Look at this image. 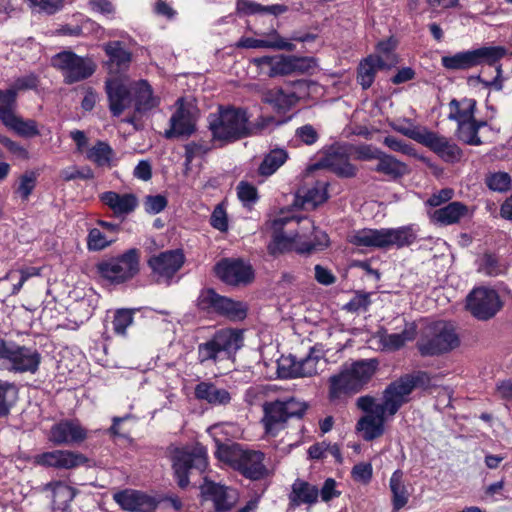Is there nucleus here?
<instances>
[{
  "mask_svg": "<svg viewBox=\"0 0 512 512\" xmlns=\"http://www.w3.org/2000/svg\"><path fill=\"white\" fill-rule=\"evenodd\" d=\"M378 364L376 359H364L344 366L329 379L330 399L336 400L360 392L372 379Z\"/></svg>",
  "mask_w": 512,
  "mask_h": 512,
  "instance_id": "obj_1",
  "label": "nucleus"
},
{
  "mask_svg": "<svg viewBox=\"0 0 512 512\" xmlns=\"http://www.w3.org/2000/svg\"><path fill=\"white\" fill-rule=\"evenodd\" d=\"M209 128L215 140L225 143L253 134L247 111L230 106L220 107L217 113L210 114Z\"/></svg>",
  "mask_w": 512,
  "mask_h": 512,
  "instance_id": "obj_2",
  "label": "nucleus"
},
{
  "mask_svg": "<svg viewBox=\"0 0 512 512\" xmlns=\"http://www.w3.org/2000/svg\"><path fill=\"white\" fill-rule=\"evenodd\" d=\"M415 240L416 234L410 226L381 229L364 228L354 231L349 236V242L353 245L374 249H389L393 246L401 248L411 245Z\"/></svg>",
  "mask_w": 512,
  "mask_h": 512,
  "instance_id": "obj_3",
  "label": "nucleus"
},
{
  "mask_svg": "<svg viewBox=\"0 0 512 512\" xmlns=\"http://www.w3.org/2000/svg\"><path fill=\"white\" fill-rule=\"evenodd\" d=\"M460 345L455 326L446 321H436L427 325L417 342L422 356H438L448 353Z\"/></svg>",
  "mask_w": 512,
  "mask_h": 512,
  "instance_id": "obj_4",
  "label": "nucleus"
},
{
  "mask_svg": "<svg viewBox=\"0 0 512 512\" xmlns=\"http://www.w3.org/2000/svg\"><path fill=\"white\" fill-rule=\"evenodd\" d=\"M41 361L42 357L37 349L0 338V371L34 374Z\"/></svg>",
  "mask_w": 512,
  "mask_h": 512,
  "instance_id": "obj_5",
  "label": "nucleus"
},
{
  "mask_svg": "<svg viewBox=\"0 0 512 512\" xmlns=\"http://www.w3.org/2000/svg\"><path fill=\"white\" fill-rule=\"evenodd\" d=\"M168 451L174 475L181 488L188 486L189 471L191 469H197L202 472L207 467V450L202 445L173 446Z\"/></svg>",
  "mask_w": 512,
  "mask_h": 512,
  "instance_id": "obj_6",
  "label": "nucleus"
},
{
  "mask_svg": "<svg viewBox=\"0 0 512 512\" xmlns=\"http://www.w3.org/2000/svg\"><path fill=\"white\" fill-rule=\"evenodd\" d=\"M140 250L131 248L123 254L102 261L97 265L99 275L111 284H122L140 271Z\"/></svg>",
  "mask_w": 512,
  "mask_h": 512,
  "instance_id": "obj_7",
  "label": "nucleus"
},
{
  "mask_svg": "<svg viewBox=\"0 0 512 512\" xmlns=\"http://www.w3.org/2000/svg\"><path fill=\"white\" fill-rule=\"evenodd\" d=\"M242 345V333L239 330L223 329L218 331L210 340L198 347L200 363L229 359Z\"/></svg>",
  "mask_w": 512,
  "mask_h": 512,
  "instance_id": "obj_8",
  "label": "nucleus"
},
{
  "mask_svg": "<svg viewBox=\"0 0 512 512\" xmlns=\"http://www.w3.org/2000/svg\"><path fill=\"white\" fill-rule=\"evenodd\" d=\"M251 63L257 67L259 75L269 78L305 73L315 64L313 58L285 55L254 58Z\"/></svg>",
  "mask_w": 512,
  "mask_h": 512,
  "instance_id": "obj_9",
  "label": "nucleus"
},
{
  "mask_svg": "<svg viewBox=\"0 0 512 512\" xmlns=\"http://www.w3.org/2000/svg\"><path fill=\"white\" fill-rule=\"evenodd\" d=\"M429 377L425 372L407 374L392 382L383 393V400L379 402L389 416H394L399 408L408 401V396L417 386L428 384Z\"/></svg>",
  "mask_w": 512,
  "mask_h": 512,
  "instance_id": "obj_10",
  "label": "nucleus"
},
{
  "mask_svg": "<svg viewBox=\"0 0 512 512\" xmlns=\"http://www.w3.org/2000/svg\"><path fill=\"white\" fill-rule=\"evenodd\" d=\"M356 405L366 413L357 423V430L362 437L367 441L380 437L384 432L385 419L389 416L388 410L374 397L368 395L359 397Z\"/></svg>",
  "mask_w": 512,
  "mask_h": 512,
  "instance_id": "obj_11",
  "label": "nucleus"
},
{
  "mask_svg": "<svg viewBox=\"0 0 512 512\" xmlns=\"http://www.w3.org/2000/svg\"><path fill=\"white\" fill-rule=\"evenodd\" d=\"M308 88L309 83L306 80L289 81L281 86L264 90L261 99L277 111L286 112L306 97Z\"/></svg>",
  "mask_w": 512,
  "mask_h": 512,
  "instance_id": "obj_12",
  "label": "nucleus"
},
{
  "mask_svg": "<svg viewBox=\"0 0 512 512\" xmlns=\"http://www.w3.org/2000/svg\"><path fill=\"white\" fill-rule=\"evenodd\" d=\"M197 305L200 310L208 314L221 315L234 321L243 320L247 315V307L244 303L221 296L213 289L201 291Z\"/></svg>",
  "mask_w": 512,
  "mask_h": 512,
  "instance_id": "obj_13",
  "label": "nucleus"
},
{
  "mask_svg": "<svg viewBox=\"0 0 512 512\" xmlns=\"http://www.w3.org/2000/svg\"><path fill=\"white\" fill-rule=\"evenodd\" d=\"M52 65L63 74L67 84H73L90 77L96 69L95 63L70 51H63L52 58Z\"/></svg>",
  "mask_w": 512,
  "mask_h": 512,
  "instance_id": "obj_14",
  "label": "nucleus"
},
{
  "mask_svg": "<svg viewBox=\"0 0 512 512\" xmlns=\"http://www.w3.org/2000/svg\"><path fill=\"white\" fill-rule=\"evenodd\" d=\"M502 303L494 289L478 287L467 296L466 307L478 320L492 318L501 308Z\"/></svg>",
  "mask_w": 512,
  "mask_h": 512,
  "instance_id": "obj_15",
  "label": "nucleus"
},
{
  "mask_svg": "<svg viewBox=\"0 0 512 512\" xmlns=\"http://www.w3.org/2000/svg\"><path fill=\"white\" fill-rule=\"evenodd\" d=\"M131 86L126 76L111 75L105 82V91L109 101V109L113 116H119L132 103Z\"/></svg>",
  "mask_w": 512,
  "mask_h": 512,
  "instance_id": "obj_16",
  "label": "nucleus"
},
{
  "mask_svg": "<svg viewBox=\"0 0 512 512\" xmlns=\"http://www.w3.org/2000/svg\"><path fill=\"white\" fill-rule=\"evenodd\" d=\"M185 261L181 250H167L153 255L148 260L157 282L169 284L173 276L180 270Z\"/></svg>",
  "mask_w": 512,
  "mask_h": 512,
  "instance_id": "obj_17",
  "label": "nucleus"
},
{
  "mask_svg": "<svg viewBox=\"0 0 512 512\" xmlns=\"http://www.w3.org/2000/svg\"><path fill=\"white\" fill-rule=\"evenodd\" d=\"M282 228H274V236L272 242L269 244V251L271 254L284 253L288 251H296L298 253H310L320 247L326 246L328 242L327 235H322L323 241H300L293 233L286 234L280 231Z\"/></svg>",
  "mask_w": 512,
  "mask_h": 512,
  "instance_id": "obj_18",
  "label": "nucleus"
},
{
  "mask_svg": "<svg viewBox=\"0 0 512 512\" xmlns=\"http://www.w3.org/2000/svg\"><path fill=\"white\" fill-rule=\"evenodd\" d=\"M320 362L321 359L313 354L302 359L289 355L279 360L278 368L285 378L312 377L318 373Z\"/></svg>",
  "mask_w": 512,
  "mask_h": 512,
  "instance_id": "obj_19",
  "label": "nucleus"
},
{
  "mask_svg": "<svg viewBox=\"0 0 512 512\" xmlns=\"http://www.w3.org/2000/svg\"><path fill=\"white\" fill-rule=\"evenodd\" d=\"M237 470L248 479L261 480L271 476L274 467L268 463L263 452L244 449Z\"/></svg>",
  "mask_w": 512,
  "mask_h": 512,
  "instance_id": "obj_20",
  "label": "nucleus"
},
{
  "mask_svg": "<svg viewBox=\"0 0 512 512\" xmlns=\"http://www.w3.org/2000/svg\"><path fill=\"white\" fill-rule=\"evenodd\" d=\"M88 437V431L78 420L65 419L51 427L49 441L55 445H78Z\"/></svg>",
  "mask_w": 512,
  "mask_h": 512,
  "instance_id": "obj_21",
  "label": "nucleus"
},
{
  "mask_svg": "<svg viewBox=\"0 0 512 512\" xmlns=\"http://www.w3.org/2000/svg\"><path fill=\"white\" fill-rule=\"evenodd\" d=\"M217 276L229 285L247 284L253 279L250 265L240 259H223L215 266Z\"/></svg>",
  "mask_w": 512,
  "mask_h": 512,
  "instance_id": "obj_22",
  "label": "nucleus"
},
{
  "mask_svg": "<svg viewBox=\"0 0 512 512\" xmlns=\"http://www.w3.org/2000/svg\"><path fill=\"white\" fill-rule=\"evenodd\" d=\"M87 457L71 450H53L35 456V463L56 469H74L86 464Z\"/></svg>",
  "mask_w": 512,
  "mask_h": 512,
  "instance_id": "obj_23",
  "label": "nucleus"
},
{
  "mask_svg": "<svg viewBox=\"0 0 512 512\" xmlns=\"http://www.w3.org/2000/svg\"><path fill=\"white\" fill-rule=\"evenodd\" d=\"M113 499L129 512H152L157 507V501L152 496L134 489L119 491L113 495Z\"/></svg>",
  "mask_w": 512,
  "mask_h": 512,
  "instance_id": "obj_24",
  "label": "nucleus"
},
{
  "mask_svg": "<svg viewBox=\"0 0 512 512\" xmlns=\"http://www.w3.org/2000/svg\"><path fill=\"white\" fill-rule=\"evenodd\" d=\"M421 144L428 147L447 163L458 162L462 157V150L455 143L430 130L425 133Z\"/></svg>",
  "mask_w": 512,
  "mask_h": 512,
  "instance_id": "obj_25",
  "label": "nucleus"
},
{
  "mask_svg": "<svg viewBox=\"0 0 512 512\" xmlns=\"http://www.w3.org/2000/svg\"><path fill=\"white\" fill-rule=\"evenodd\" d=\"M201 491L203 495L209 497L214 502L215 509L218 512L232 509L238 500L236 490L208 481L207 479L202 484Z\"/></svg>",
  "mask_w": 512,
  "mask_h": 512,
  "instance_id": "obj_26",
  "label": "nucleus"
},
{
  "mask_svg": "<svg viewBox=\"0 0 512 512\" xmlns=\"http://www.w3.org/2000/svg\"><path fill=\"white\" fill-rule=\"evenodd\" d=\"M195 121L191 108L183 99L177 100V110L170 119V129L165 132L166 138L190 135L194 131Z\"/></svg>",
  "mask_w": 512,
  "mask_h": 512,
  "instance_id": "obj_27",
  "label": "nucleus"
},
{
  "mask_svg": "<svg viewBox=\"0 0 512 512\" xmlns=\"http://www.w3.org/2000/svg\"><path fill=\"white\" fill-rule=\"evenodd\" d=\"M322 166L343 178L354 177L357 172V168L350 163L344 147L331 148L323 158Z\"/></svg>",
  "mask_w": 512,
  "mask_h": 512,
  "instance_id": "obj_28",
  "label": "nucleus"
},
{
  "mask_svg": "<svg viewBox=\"0 0 512 512\" xmlns=\"http://www.w3.org/2000/svg\"><path fill=\"white\" fill-rule=\"evenodd\" d=\"M392 66H394V59L388 62L381 56L370 55L359 64L357 74L358 83L363 89H368L373 84L379 70L389 69Z\"/></svg>",
  "mask_w": 512,
  "mask_h": 512,
  "instance_id": "obj_29",
  "label": "nucleus"
},
{
  "mask_svg": "<svg viewBox=\"0 0 512 512\" xmlns=\"http://www.w3.org/2000/svg\"><path fill=\"white\" fill-rule=\"evenodd\" d=\"M292 222L299 224V229L293 234L300 241H323L322 235H326L325 233L316 230L313 221L307 217H278L272 221V226L273 228L278 229Z\"/></svg>",
  "mask_w": 512,
  "mask_h": 512,
  "instance_id": "obj_30",
  "label": "nucleus"
},
{
  "mask_svg": "<svg viewBox=\"0 0 512 512\" xmlns=\"http://www.w3.org/2000/svg\"><path fill=\"white\" fill-rule=\"evenodd\" d=\"M100 199L118 217L132 213L138 206V199L132 193L119 194L107 191L100 195Z\"/></svg>",
  "mask_w": 512,
  "mask_h": 512,
  "instance_id": "obj_31",
  "label": "nucleus"
},
{
  "mask_svg": "<svg viewBox=\"0 0 512 512\" xmlns=\"http://www.w3.org/2000/svg\"><path fill=\"white\" fill-rule=\"evenodd\" d=\"M264 418L263 423L266 432L275 436L279 430L284 428L286 421L289 419L284 404L281 400L266 402L263 404Z\"/></svg>",
  "mask_w": 512,
  "mask_h": 512,
  "instance_id": "obj_32",
  "label": "nucleus"
},
{
  "mask_svg": "<svg viewBox=\"0 0 512 512\" xmlns=\"http://www.w3.org/2000/svg\"><path fill=\"white\" fill-rule=\"evenodd\" d=\"M54 510L65 511L74 499L77 491L64 481H52L45 485Z\"/></svg>",
  "mask_w": 512,
  "mask_h": 512,
  "instance_id": "obj_33",
  "label": "nucleus"
},
{
  "mask_svg": "<svg viewBox=\"0 0 512 512\" xmlns=\"http://www.w3.org/2000/svg\"><path fill=\"white\" fill-rule=\"evenodd\" d=\"M469 208L459 201L450 202L446 206L436 209L430 214L431 221L441 226L459 223L468 216Z\"/></svg>",
  "mask_w": 512,
  "mask_h": 512,
  "instance_id": "obj_34",
  "label": "nucleus"
},
{
  "mask_svg": "<svg viewBox=\"0 0 512 512\" xmlns=\"http://www.w3.org/2000/svg\"><path fill=\"white\" fill-rule=\"evenodd\" d=\"M194 394L196 399L205 401L213 406H225L232 400L231 394L227 389L220 388L208 381L198 383L195 387Z\"/></svg>",
  "mask_w": 512,
  "mask_h": 512,
  "instance_id": "obj_35",
  "label": "nucleus"
},
{
  "mask_svg": "<svg viewBox=\"0 0 512 512\" xmlns=\"http://www.w3.org/2000/svg\"><path fill=\"white\" fill-rule=\"evenodd\" d=\"M416 336V327L414 324L405 326L402 332L389 334L386 331L378 332L376 338L378 339L380 348L384 351H396L403 347L406 342L412 341Z\"/></svg>",
  "mask_w": 512,
  "mask_h": 512,
  "instance_id": "obj_36",
  "label": "nucleus"
},
{
  "mask_svg": "<svg viewBox=\"0 0 512 512\" xmlns=\"http://www.w3.org/2000/svg\"><path fill=\"white\" fill-rule=\"evenodd\" d=\"M131 90L136 112L143 113L158 106L159 98L153 95L152 88L147 81L135 82L132 84Z\"/></svg>",
  "mask_w": 512,
  "mask_h": 512,
  "instance_id": "obj_37",
  "label": "nucleus"
},
{
  "mask_svg": "<svg viewBox=\"0 0 512 512\" xmlns=\"http://www.w3.org/2000/svg\"><path fill=\"white\" fill-rule=\"evenodd\" d=\"M319 489L317 486L304 481L296 479L291 487L289 500L291 505L300 506L302 504L313 505L318 501Z\"/></svg>",
  "mask_w": 512,
  "mask_h": 512,
  "instance_id": "obj_38",
  "label": "nucleus"
},
{
  "mask_svg": "<svg viewBox=\"0 0 512 512\" xmlns=\"http://www.w3.org/2000/svg\"><path fill=\"white\" fill-rule=\"evenodd\" d=\"M374 170L387 176L391 180H396L409 173L408 166L395 157L383 152L378 160Z\"/></svg>",
  "mask_w": 512,
  "mask_h": 512,
  "instance_id": "obj_39",
  "label": "nucleus"
},
{
  "mask_svg": "<svg viewBox=\"0 0 512 512\" xmlns=\"http://www.w3.org/2000/svg\"><path fill=\"white\" fill-rule=\"evenodd\" d=\"M389 488L392 493V506L395 511L402 509L409 500V492L404 481V473L396 470L390 477Z\"/></svg>",
  "mask_w": 512,
  "mask_h": 512,
  "instance_id": "obj_40",
  "label": "nucleus"
},
{
  "mask_svg": "<svg viewBox=\"0 0 512 512\" xmlns=\"http://www.w3.org/2000/svg\"><path fill=\"white\" fill-rule=\"evenodd\" d=\"M105 52L109 56L111 74L125 70L131 61V54L118 41L107 43Z\"/></svg>",
  "mask_w": 512,
  "mask_h": 512,
  "instance_id": "obj_41",
  "label": "nucleus"
},
{
  "mask_svg": "<svg viewBox=\"0 0 512 512\" xmlns=\"http://www.w3.org/2000/svg\"><path fill=\"white\" fill-rule=\"evenodd\" d=\"M4 126L23 138H34L41 134L36 120L26 119L18 114L13 116Z\"/></svg>",
  "mask_w": 512,
  "mask_h": 512,
  "instance_id": "obj_42",
  "label": "nucleus"
},
{
  "mask_svg": "<svg viewBox=\"0 0 512 512\" xmlns=\"http://www.w3.org/2000/svg\"><path fill=\"white\" fill-rule=\"evenodd\" d=\"M298 196L302 198V205L306 209H314L327 200V183L316 182L312 187L300 190Z\"/></svg>",
  "mask_w": 512,
  "mask_h": 512,
  "instance_id": "obj_43",
  "label": "nucleus"
},
{
  "mask_svg": "<svg viewBox=\"0 0 512 512\" xmlns=\"http://www.w3.org/2000/svg\"><path fill=\"white\" fill-rule=\"evenodd\" d=\"M237 10L239 13L244 15H252V14H271L273 16H278L288 11V7L283 4H273V5H261L249 0H238L237 2Z\"/></svg>",
  "mask_w": 512,
  "mask_h": 512,
  "instance_id": "obj_44",
  "label": "nucleus"
},
{
  "mask_svg": "<svg viewBox=\"0 0 512 512\" xmlns=\"http://www.w3.org/2000/svg\"><path fill=\"white\" fill-rule=\"evenodd\" d=\"M475 105L476 102L473 99H453L449 103L450 113L448 118L450 120H455L458 124L474 119Z\"/></svg>",
  "mask_w": 512,
  "mask_h": 512,
  "instance_id": "obj_45",
  "label": "nucleus"
},
{
  "mask_svg": "<svg viewBox=\"0 0 512 512\" xmlns=\"http://www.w3.org/2000/svg\"><path fill=\"white\" fill-rule=\"evenodd\" d=\"M441 63L448 70H468L476 66L473 50L443 56Z\"/></svg>",
  "mask_w": 512,
  "mask_h": 512,
  "instance_id": "obj_46",
  "label": "nucleus"
},
{
  "mask_svg": "<svg viewBox=\"0 0 512 512\" xmlns=\"http://www.w3.org/2000/svg\"><path fill=\"white\" fill-rule=\"evenodd\" d=\"M115 157L114 150L111 146L103 141H98L89 151L87 152V158L97 164L98 166L110 167Z\"/></svg>",
  "mask_w": 512,
  "mask_h": 512,
  "instance_id": "obj_47",
  "label": "nucleus"
},
{
  "mask_svg": "<svg viewBox=\"0 0 512 512\" xmlns=\"http://www.w3.org/2000/svg\"><path fill=\"white\" fill-rule=\"evenodd\" d=\"M288 154L284 149L271 150L259 166V173L270 176L275 173L287 160Z\"/></svg>",
  "mask_w": 512,
  "mask_h": 512,
  "instance_id": "obj_48",
  "label": "nucleus"
},
{
  "mask_svg": "<svg viewBox=\"0 0 512 512\" xmlns=\"http://www.w3.org/2000/svg\"><path fill=\"white\" fill-rule=\"evenodd\" d=\"M484 125L485 122H477L475 119L460 123L457 130L458 138L469 145H480L482 141L478 136V131Z\"/></svg>",
  "mask_w": 512,
  "mask_h": 512,
  "instance_id": "obj_49",
  "label": "nucleus"
},
{
  "mask_svg": "<svg viewBox=\"0 0 512 512\" xmlns=\"http://www.w3.org/2000/svg\"><path fill=\"white\" fill-rule=\"evenodd\" d=\"M476 66L493 65L506 55L502 46H484L473 50Z\"/></svg>",
  "mask_w": 512,
  "mask_h": 512,
  "instance_id": "obj_50",
  "label": "nucleus"
},
{
  "mask_svg": "<svg viewBox=\"0 0 512 512\" xmlns=\"http://www.w3.org/2000/svg\"><path fill=\"white\" fill-rule=\"evenodd\" d=\"M17 95L15 90L10 88L0 90V120L5 125L13 116H15L17 108Z\"/></svg>",
  "mask_w": 512,
  "mask_h": 512,
  "instance_id": "obj_51",
  "label": "nucleus"
},
{
  "mask_svg": "<svg viewBox=\"0 0 512 512\" xmlns=\"http://www.w3.org/2000/svg\"><path fill=\"white\" fill-rule=\"evenodd\" d=\"M243 450L239 444H219L215 455L220 461L237 469Z\"/></svg>",
  "mask_w": 512,
  "mask_h": 512,
  "instance_id": "obj_52",
  "label": "nucleus"
},
{
  "mask_svg": "<svg viewBox=\"0 0 512 512\" xmlns=\"http://www.w3.org/2000/svg\"><path fill=\"white\" fill-rule=\"evenodd\" d=\"M17 397V389L14 384L0 381V418L6 417Z\"/></svg>",
  "mask_w": 512,
  "mask_h": 512,
  "instance_id": "obj_53",
  "label": "nucleus"
},
{
  "mask_svg": "<svg viewBox=\"0 0 512 512\" xmlns=\"http://www.w3.org/2000/svg\"><path fill=\"white\" fill-rule=\"evenodd\" d=\"M38 174L35 171H26L20 177L15 188V193L23 200L27 201L36 187Z\"/></svg>",
  "mask_w": 512,
  "mask_h": 512,
  "instance_id": "obj_54",
  "label": "nucleus"
},
{
  "mask_svg": "<svg viewBox=\"0 0 512 512\" xmlns=\"http://www.w3.org/2000/svg\"><path fill=\"white\" fill-rule=\"evenodd\" d=\"M511 177L506 172H491L485 176V184L495 192H506L511 188Z\"/></svg>",
  "mask_w": 512,
  "mask_h": 512,
  "instance_id": "obj_55",
  "label": "nucleus"
},
{
  "mask_svg": "<svg viewBox=\"0 0 512 512\" xmlns=\"http://www.w3.org/2000/svg\"><path fill=\"white\" fill-rule=\"evenodd\" d=\"M265 49L293 51L295 45L290 39L283 38L276 30H271L262 35Z\"/></svg>",
  "mask_w": 512,
  "mask_h": 512,
  "instance_id": "obj_56",
  "label": "nucleus"
},
{
  "mask_svg": "<svg viewBox=\"0 0 512 512\" xmlns=\"http://www.w3.org/2000/svg\"><path fill=\"white\" fill-rule=\"evenodd\" d=\"M392 128L401 133L402 135L417 141L421 144L425 133L428 129L424 127L415 126L412 122L409 120H404L403 122L395 123L392 125Z\"/></svg>",
  "mask_w": 512,
  "mask_h": 512,
  "instance_id": "obj_57",
  "label": "nucleus"
},
{
  "mask_svg": "<svg viewBox=\"0 0 512 512\" xmlns=\"http://www.w3.org/2000/svg\"><path fill=\"white\" fill-rule=\"evenodd\" d=\"M133 323V311L130 309H118L112 321L115 334L125 336L126 330Z\"/></svg>",
  "mask_w": 512,
  "mask_h": 512,
  "instance_id": "obj_58",
  "label": "nucleus"
},
{
  "mask_svg": "<svg viewBox=\"0 0 512 512\" xmlns=\"http://www.w3.org/2000/svg\"><path fill=\"white\" fill-rule=\"evenodd\" d=\"M114 241V239H108L99 229L93 228L87 236V248L90 251H101L110 246Z\"/></svg>",
  "mask_w": 512,
  "mask_h": 512,
  "instance_id": "obj_59",
  "label": "nucleus"
},
{
  "mask_svg": "<svg viewBox=\"0 0 512 512\" xmlns=\"http://www.w3.org/2000/svg\"><path fill=\"white\" fill-rule=\"evenodd\" d=\"M0 143L16 158L27 161L30 159V153L26 147L7 136L0 135Z\"/></svg>",
  "mask_w": 512,
  "mask_h": 512,
  "instance_id": "obj_60",
  "label": "nucleus"
},
{
  "mask_svg": "<svg viewBox=\"0 0 512 512\" xmlns=\"http://www.w3.org/2000/svg\"><path fill=\"white\" fill-rule=\"evenodd\" d=\"M41 268L40 267H33V266H26L21 267L17 270V272L20 275L19 281L13 285L11 294L17 295L21 289L23 288V285L26 281H28L32 277H38L41 275Z\"/></svg>",
  "mask_w": 512,
  "mask_h": 512,
  "instance_id": "obj_61",
  "label": "nucleus"
},
{
  "mask_svg": "<svg viewBox=\"0 0 512 512\" xmlns=\"http://www.w3.org/2000/svg\"><path fill=\"white\" fill-rule=\"evenodd\" d=\"M372 475V465L367 462H360L354 465L351 470V476L354 479V481L362 484H368L372 478Z\"/></svg>",
  "mask_w": 512,
  "mask_h": 512,
  "instance_id": "obj_62",
  "label": "nucleus"
},
{
  "mask_svg": "<svg viewBox=\"0 0 512 512\" xmlns=\"http://www.w3.org/2000/svg\"><path fill=\"white\" fill-rule=\"evenodd\" d=\"M167 206V199L163 195H148L144 200V209L149 214H158Z\"/></svg>",
  "mask_w": 512,
  "mask_h": 512,
  "instance_id": "obj_63",
  "label": "nucleus"
},
{
  "mask_svg": "<svg viewBox=\"0 0 512 512\" xmlns=\"http://www.w3.org/2000/svg\"><path fill=\"white\" fill-rule=\"evenodd\" d=\"M384 145H386L389 149L400 152L404 155L415 156V149L408 143L394 137V136H386L383 140Z\"/></svg>",
  "mask_w": 512,
  "mask_h": 512,
  "instance_id": "obj_64",
  "label": "nucleus"
}]
</instances>
